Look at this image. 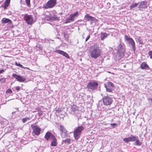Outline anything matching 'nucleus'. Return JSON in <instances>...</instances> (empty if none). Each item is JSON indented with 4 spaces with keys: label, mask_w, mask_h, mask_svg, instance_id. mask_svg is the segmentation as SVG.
Returning a JSON list of instances; mask_svg holds the SVG:
<instances>
[{
    "label": "nucleus",
    "mask_w": 152,
    "mask_h": 152,
    "mask_svg": "<svg viewBox=\"0 0 152 152\" xmlns=\"http://www.w3.org/2000/svg\"><path fill=\"white\" fill-rule=\"evenodd\" d=\"M102 52L99 45L98 43L94 44L92 45L89 50L91 57L94 59H96L99 57L101 55Z\"/></svg>",
    "instance_id": "nucleus-1"
},
{
    "label": "nucleus",
    "mask_w": 152,
    "mask_h": 152,
    "mask_svg": "<svg viewBox=\"0 0 152 152\" xmlns=\"http://www.w3.org/2000/svg\"><path fill=\"white\" fill-rule=\"evenodd\" d=\"M123 141L126 143H128L129 142L135 141L133 145L135 146H140L142 145V142L140 141L137 136H134L131 134L130 137L123 138Z\"/></svg>",
    "instance_id": "nucleus-2"
},
{
    "label": "nucleus",
    "mask_w": 152,
    "mask_h": 152,
    "mask_svg": "<svg viewBox=\"0 0 152 152\" xmlns=\"http://www.w3.org/2000/svg\"><path fill=\"white\" fill-rule=\"evenodd\" d=\"M71 114L74 115L78 121L80 119H82L80 114L81 112L79 110L78 107L76 105L73 104L70 107Z\"/></svg>",
    "instance_id": "nucleus-3"
},
{
    "label": "nucleus",
    "mask_w": 152,
    "mask_h": 152,
    "mask_svg": "<svg viewBox=\"0 0 152 152\" xmlns=\"http://www.w3.org/2000/svg\"><path fill=\"white\" fill-rule=\"evenodd\" d=\"M98 83L96 81L91 80L88 83L86 87L89 91H93L97 90Z\"/></svg>",
    "instance_id": "nucleus-4"
},
{
    "label": "nucleus",
    "mask_w": 152,
    "mask_h": 152,
    "mask_svg": "<svg viewBox=\"0 0 152 152\" xmlns=\"http://www.w3.org/2000/svg\"><path fill=\"white\" fill-rule=\"evenodd\" d=\"M126 52L124 45L120 43L118 47V50L117 51V56L120 57H123Z\"/></svg>",
    "instance_id": "nucleus-5"
},
{
    "label": "nucleus",
    "mask_w": 152,
    "mask_h": 152,
    "mask_svg": "<svg viewBox=\"0 0 152 152\" xmlns=\"http://www.w3.org/2000/svg\"><path fill=\"white\" fill-rule=\"evenodd\" d=\"M124 39L125 41L127 42L129 47H132L134 53L136 50V46L135 42L133 39L127 35H125L124 37Z\"/></svg>",
    "instance_id": "nucleus-6"
},
{
    "label": "nucleus",
    "mask_w": 152,
    "mask_h": 152,
    "mask_svg": "<svg viewBox=\"0 0 152 152\" xmlns=\"http://www.w3.org/2000/svg\"><path fill=\"white\" fill-rule=\"evenodd\" d=\"M84 129V128L83 126H78L73 131V134L75 139L77 140L80 138L82 131Z\"/></svg>",
    "instance_id": "nucleus-7"
},
{
    "label": "nucleus",
    "mask_w": 152,
    "mask_h": 152,
    "mask_svg": "<svg viewBox=\"0 0 152 152\" xmlns=\"http://www.w3.org/2000/svg\"><path fill=\"white\" fill-rule=\"evenodd\" d=\"M84 21L86 22L90 21L91 25H95L97 22L98 20L95 17L91 16L88 14H87L85 16Z\"/></svg>",
    "instance_id": "nucleus-8"
},
{
    "label": "nucleus",
    "mask_w": 152,
    "mask_h": 152,
    "mask_svg": "<svg viewBox=\"0 0 152 152\" xmlns=\"http://www.w3.org/2000/svg\"><path fill=\"white\" fill-rule=\"evenodd\" d=\"M79 15V14L78 11H76L74 13L70 14L66 19L65 23H67L73 22L75 20V18L78 17Z\"/></svg>",
    "instance_id": "nucleus-9"
},
{
    "label": "nucleus",
    "mask_w": 152,
    "mask_h": 152,
    "mask_svg": "<svg viewBox=\"0 0 152 152\" xmlns=\"http://www.w3.org/2000/svg\"><path fill=\"white\" fill-rule=\"evenodd\" d=\"M102 101L104 105L107 106L110 105L113 102L112 98L108 96L103 97Z\"/></svg>",
    "instance_id": "nucleus-10"
},
{
    "label": "nucleus",
    "mask_w": 152,
    "mask_h": 152,
    "mask_svg": "<svg viewBox=\"0 0 152 152\" xmlns=\"http://www.w3.org/2000/svg\"><path fill=\"white\" fill-rule=\"evenodd\" d=\"M104 86L106 91L109 92H112L115 88L114 84L111 82L108 81L106 84H104Z\"/></svg>",
    "instance_id": "nucleus-11"
},
{
    "label": "nucleus",
    "mask_w": 152,
    "mask_h": 152,
    "mask_svg": "<svg viewBox=\"0 0 152 152\" xmlns=\"http://www.w3.org/2000/svg\"><path fill=\"white\" fill-rule=\"evenodd\" d=\"M59 129L60 131L61 136L62 138H64L68 136L67 133V131L64 126L61 125Z\"/></svg>",
    "instance_id": "nucleus-12"
},
{
    "label": "nucleus",
    "mask_w": 152,
    "mask_h": 152,
    "mask_svg": "<svg viewBox=\"0 0 152 152\" xmlns=\"http://www.w3.org/2000/svg\"><path fill=\"white\" fill-rule=\"evenodd\" d=\"M24 18L28 24L31 25L34 22L32 15L26 14L24 16Z\"/></svg>",
    "instance_id": "nucleus-13"
},
{
    "label": "nucleus",
    "mask_w": 152,
    "mask_h": 152,
    "mask_svg": "<svg viewBox=\"0 0 152 152\" xmlns=\"http://www.w3.org/2000/svg\"><path fill=\"white\" fill-rule=\"evenodd\" d=\"M57 0H49L46 4V6H44L45 9L52 8L54 7L57 3Z\"/></svg>",
    "instance_id": "nucleus-14"
},
{
    "label": "nucleus",
    "mask_w": 152,
    "mask_h": 152,
    "mask_svg": "<svg viewBox=\"0 0 152 152\" xmlns=\"http://www.w3.org/2000/svg\"><path fill=\"white\" fill-rule=\"evenodd\" d=\"M12 76L18 81L20 82H23L26 80V78L25 76H22L15 73H13L12 74Z\"/></svg>",
    "instance_id": "nucleus-15"
},
{
    "label": "nucleus",
    "mask_w": 152,
    "mask_h": 152,
    "mask_svg": "<svg viewBox=\"0 0 152 152\" xmlns=\"http://www.w3.org/2000/svg\"><path fill=\"white\" fill-rule=\"evenodd\" d=\"M33 130V133L37 135H38L40 134L41 129L37 125H34L32 127Z\"/></svg>",
    "instance_id": "nucleus-16"
},
{
    "label": "nucleus",
    "mask_w": 152,
    "mask_h": 152,
    "mask_svg": "<svg viewBox=\"0 0 152 152\" xmlns=\"http://www.w3.org/2000/svg\"><path fill=\"white\" fill-rule=\"evenodd\" d=\"M55 136L51 132H47L45 134L44 138L47 141H49Z\"/></svg>",
    "instance_id": "nucleus-17"
},
{
    "label": "nucleus",
    "mask_w": 152,
    "mask_h": 152,
    "mask_svg": "<svg viewBox=\"0 0 152 152\" xmlns=\"http://www.w3.org/2000/svg\"><path fill=\"white\" fill-rule=\"evenodd\" d=\"M147 2L146 1H141L138 2V8L139 10H140L141 9H146L147 8Z\"/></svg>",
    "instance_id": "nucleus-18"
},
{
    "label": "nucleus",
    "mask_w": 152,
    "mask_h": 152,
    "mask_svg": "<svg viewBox=\"0 0 152 152\" xmlns=\"http://www.w3.org/2000/svg\"><path fill=\"white\" fill-rule=\"evenodd\" d=\"M54 52L62 55L63 56H64L67 59H70V56L68 54L63 50H56L54 51Z\"/></svg>",
    "instance_id": "nucleus-19"
},
{
    "label": "nucleus",
    "mask_w": 152,
    "mask_h": 152,
    "mask_svg": "<svg viewBox=\"0 0 152 152\" xmlns=\"http://www.w3.org/2000/svg\"><path fill=\"white\" fill-rule=\"evenodd\" d=\"M50 141H51L50 145L52 146L55 147L57 146L58 145L57 140L55 136L52 138Z\"/></svg>",
    "instance_id": "nucleus-20"
},
{
    "label": "nucleus",
    "mask_w": 152,
    "mask_h": 152,
    "mask_svg": "<svg viewBox=\"0 0 152 152\" xmlns=\"http://www.w3.org/2000/svg\"><path fill=\"white\" fill-rule=\"evenodd\" d=\"M55 12H53V14L50 15L49 19L52 20L59 21L60 20L59 17H58L56 15H55Z\"/></svg>",
    "instance_id": "nucleus-21"
},
{
    "label": "nucleus",
    "mask_w": 152,
    "mask_h": 152,
    "mask_svg": "<svg viewBox=\"0 0 152 152\" xmlns=\"http://www.w3.org/2000/svg\"><path fill=\"white\" fill-rule=\"evenodd\" d=\"M140 68L142 69H150V67L147 64L146 62H142L140 65Z\"/></svg>",
    "instance_id": "nucleus-22"
},
{
    "label": "nucleus",
    "mask_w": 152,
    "mask_h": 152,
    "mask_svg": "<svg viewBox=\"0 0 152 152\" xmlns=\"http://www.w3.org/2000/svg\"><path fill=\"white\" fill-rule=\"evenodd\" d=\"M1 21L2 24L8 23V24L10 25H11L12 24V21L9 18H4L2 19Z\"/></svg>",
    "instance_id": "nucleus-23"
},
{
    "label": "nucleus",
    "mask_w": 152,
    "mask_h": 152,
    "mask_svg": "<svg viewBox=\"0 0 152 152\" xmlns=\"http://www.w3.org/2000/svg\"><path fill=\"white\" fill-rule=\"evenodd\" d=\"M35 49H36L37 50H38V51L41 50L42 51L41 53H41V54H42V53L45 54L46 53V52L45 51H43V52L42 51V50H43V48H42V46L40 45H39V44H37L35 46Z\"/></svg>",
    "instance_id": "nucleus-24"
},
{
    "label": "nucleus",
    "mask_w": 152,
    "mask_h": 152,
    "mask_svg": "<svg viewBox=\"0 0 152 152\" xmlns=\"http://www.w3.org/2000/svg\"><path fill=\"white\" fill-rule=\"evenodd\" d=\"M109 35V34H107L106 32H101L100 36L101 40H104Z\"/></svg>",
    "instance_id": "nucleus-25"
},
{
    "label": "nucleus",
    "mask_w": 152,
    "mask_h": 152,
    "mask_svg": "<svg viewBox=\"0 0 152 152\" xmlns=\"http://www.w3.org/2000/svg\"><path fill=\"white\" fill-rule=\"evenodd\" d=\"M10 0H6L4 3V10H6L7 9V7L10 5Z\"/></svg>",
    "instance_id": "nucleus-26"
},
{
    "label": "nucleus",
    "mask_w": 152,
    "mask_h": 152,
    "mask_svg": "<svg viewBox=\"0 0 152 152\" xmlns=\"http://www.w3.org/2000/svg\"><path fill=\"white\" fill-rule=\"evenodd\" d=\"M62 34L63 35L64 39L66 41H68V35L67 32H62Z\"/></svg>",
    "instance_id": "nucleus-27"
},
{
    "label": "nucleus",
    "mask_w": 152,
    "mask_h": 152,
    "mask_svg": "<svg viewBox=\"0 0 152 152\" xmlns=\"http://www.w3.org/2000/svg\"><path fill=\"white\" fill-rule=\"evenodd\" d=\"M71 140L69 138H68L65 140H63L62 141V143L64 142L65 144H69L70 143Z\"/></svg>",
    "instance_id": "nucleus-28"
},
{
    "label": "nucleus",
    "mask_w": 152,
    "mask_h": 152,
    "mask_svg": "<svg viewBox=\"0 0 152 152\" xmlns=\"http://www.w3.org/2000/svg\"><path fill=\"white\" fill-rule=\"evenodd\" d=\"M138 4V3H134L132 4L130 6V9H132L133 8L136 7Z\"/></svg>",
    "instance_id": "nucleus-29"
},
{
    "label": "nucleus",
    "mask_w": 152,
    "mask_h": 152,
    "mask_svg": "<svg viewBox=\"0 0 152 152\" xmlns=\"http://www.w3.org/2000/svg\"><path fill=\"white\" fill-rule=\"evenodd\" d=\"M15 65L17 66H18L19 67H20L21 68H24V69H28V68L27 67H24L20 63H18V62H15Z\"/></svg>",
    "instance_id": "nucleus-30"
},
{
    "label": "nucleus",
    "mask_w": 152,
    "mask_h": 152,
    "mask_svg": "<svg viewBox=\"0 0 152 152\" xmlns=\"http://www.w3.org/2000/svg\"><path fill=\"white\" fill-rule=\"evenodd\" d=\"M18 113L16 111L12 112V118H15L16 117V115L18 114Z\"/></svg>",
    "instance_id": "nucleus-31"
},
{
    "label": "nucleus",
    "mask_w": 152,
    "mask_h": 152,
    "mask_svg": "<svg viewBox=\"0 0 152 152\" xmlns=\"http://www.w3.org/2000/svg\"><path fill=\"white\" fill-rule=\"evenodd\" d=\"M30 118L29 117H26L22 119V121L23 123H25L28 120H29Z\"/></svg>",
    "instance_id": "nucleus-32"
},
{
    "label": "nucleus",
    "mask_w": 152,
    "mask_h": 152,
    "mask_svg": "<svg viewBox=\"0 0 152 152\" xmlns=\"http://www.w3.org/2000/svg\"><path fill=\"white\" fill-rule=\"evenodd\" d=\"M6 78L2 77L0 78V82L1 83H4L6 82Z\"/></svg>",
    "instance_id": "nucleus-33"
},
{
    "label": "nucleus",
    "mask_w": 152,
    "mask_h": 152,
    "mask_svg": "<svg viewBox=\"0 0 152 152\" xmlns=\"http://www.w3.org/2000/svg\"><path fill=\"white\" fill-rule=\"evenodd\" d=\"M141 37H138V38L137 39V41L140 44L143 45L144 44V43H143V40L141 39Z\"/></svg>",
    "instance_id": "nucleus-34"
},
{
    "label": "nucleus",
    "mask_w": 152,
    "mask_h": 152,
    "mask_svg": "<svg viewBox=\"0 0 152 152\" xmlns=\"http://www.w3.org/2000/svg\"><path fill=\"white\" fill-rule=\"evenodd\" d=\"M26 4L27 6L30 7H31L30 0H25Z\"/></svg>",
    "instance_id": "nucleus-35"
},
{
    "label": "nucleus",
    "mask_w": 152,
    "mask_h": 152,
    "mask_svg": "<svg viewBox=\"0 0 152 152\" xmlns=\"http://www.w3.org/2000/svg\"><path fill=\"white\" fill-rule=\"evenodd\" d=\"M12 91L11 89L10 88H9L6 91V93H12Z\"/></svg>",
    "instance_id": "nucleus-36"
},
{
    "label": "nucleus",
    "mask_w": 152,
    "mask_h": 152,
    "mask_svg": "<svg viewBox=\"0 0 152 152\" xmlns=\"http://www.w3.org/2000/svg\"><path fill=\"white\" fill-rule=\"evenodd\" d=\"M148 55L150 56V58L152 59V51H149L148 53Z\"/></svg>",
    "instance_id": "nucleus-37"
},
{
    "label": "nucleus",
    "mask_w": 152,
    "mask_h": 152,
    "mask_svg": "<svg viewBox=\"0 0 152 152\" xmlns=\"http://www.w3.org/2000/svg\"><path fill=\"white\" fill-rule=\"evenodd\" d=\"M42 110L38 112L37 113V115H38V116L39 117H40L42 115Z\"/></svg>",
    "instance_id": "nucleus-38"
},
{
    "label": "nucleus",
    "mask_w": 152,
    "mask_h": 152,
    "mask_svg": "<svg viewBox=\"0 0 152 152\" xmlns=\"http://www.w3.org/2000/svg\"><path fill=\"white\" fill-rule=\"evenodd\" d=\"M110 125L111 126H113V128H115L117 125V124L116 123H111Z\"/></svg>",
    "instance_id": "nucleus-39"
},
{
    "label": "nucleus",
    "mask_w": 152,
    "mask_h": 152,
    "mask_svg": "<svg viewBox=\"0 0 152 152\" xmlns=\"http://www.w3.org/2000/svg\"><path fill=\"white\" fill-rule=\"evenodd\" d=\"M90 36L89 34L87 37L86 38L85 41L86 42H87L90 38Z\"/></svg>",
    "instance_id": "nucleus-40"
},
{
    "label": "nucleus",
    "mask_w": 152,
    "mask_h": 152,
    "mask_svg": "<svg viewBox=\"0 0 152 152\" xmlns=\"http://www.w3.org/2000/svg\"><path fill=\"white\" fill-rule=\"evenodd\" d=\"M148 100L149 102V103L150 104H152V103H151V102H150V101L152 102V98H148Z\"/></svg>",
    "instance_id": "nucleus-41"
},
{
    "label": "nucleus",
    "mask_w": 152,
    "mask_h": 152,
    "mask_svg": "<svg viewBox=\"0 0 152 152\" xmlns=\"http://www.w3.org/2000/svg\"><path fill=\"white\" fill-rule=\"evenodd\" d=\"M5 69H4L0 70V74L4 72L5 71Z\"/></svg>",
    "instance_id": "nucleus-42"
},
{
    "label": "nucleus",
    "mask_w": 152,
    "mask_h": 152,
    "mask_svg": "<svg viewBox=\"0 0 152 152\" xmlns=\"http://www.w3.org/2000/svg\"><path fill=\"white\" fill-rule=\"evenodd\" d=\"M15 89L17 91H19V90H20V87L19 86H16L15 87Z\"/></svg>",
    "instance_id": "nucleus-43"
},
{
    "label": "nucleus",
    "mask_w": 152,
    "mask_h": 152,
    "mask_svg": "<svg viewBox=\"0 0 152 152\" xmlns=\"http://www.w3.org/2000/svg\"><path fill=\"white\" fill-rule=\"evenodd\" d=\"M35 110L38 112H39L41 111V109L39 107H37L35 109Z\"/></svg>",
    "instance_id": "nucleus-44"
},
{
    "label": "nucleus",
    "mask_w": 152,
    "mask_h": 152,
    "mask_svg": "<svg viewBox=\"0 0 152 152\" xmlns=\"http://www.w3.org/2000/svg\"><path fill=\"white\" fill-rule=\"evenodd\" d=\"M53 28L54 29V30H56L57 31V32H58V29L56 27H54Z\"/></svg>",
    "instance_id": "nucleus-45"
},
{
    "label": "nucleus",
    "mask_w": 152,
    "mask_h": 152,
    "mask_svg": "<svg viewBox=\"0 0 152 152\" xmlns=\"http://www.w3.org/2000/svg\"><path fill=\"white\" fill-rule=\"evenodd\" d=\"M56 112L58 113H59L61 112V110L60 109H58L56 110Z\"/></svg>",
    "instance_id": "nucleus-46"
},
{
    "label": "nucleus",
    "mask_w": 152,
    "mask_h": 152,
    "mask_svg": "<svg viewBox=\"0 0 152 152\" xmlns=\"http://www.w3.org/2000/svg\"><path fill=\"white\" fill-rule=\"evenodd\" d=\"M4 4H3L1 5V6L0 7H3L4 8Z\"/></svg>",
    "instance_id": "nucleus-47"
},
{
    "label": "nucleus",
    "mask_w": 152,
    "mask_h": 152,
    "mask_svg": "<svg viewBox=\"0 0 152 152\" xmlns=\"http://www.w3.org/2000/svg\"><path fill=\"white\" fill-rule=\"evenodd\" d=\"M15 109L16 110V111H18V112L19 111L18 108H15Z\"/></svg>",
    "instance_id": "nucleus-48"
},
{
    "label": "nucleus",
    "mask_w": 152,
    "mask_h": 152,
    "mask_svg": "<svg viewBox=\"0 0 152 152\" xmlns=\"http://www.w3.org/2000/svg\"><path fill=\"white\" fill-rule=\"evenodd\" d=\"M9 13L10 15H11L12 14V13H11V12H9Z\"/></svg>",
    "instance_id": "nucleus-49"
},
{
    "label": "nucleus",
    "mask_w": 152,
    "mask_h": 152,
    "mask_svg": "<svg viewBox=\"0 0 152 152\" xmlns=\"http://www.w3.org/2000/svg\"><path fill=\"white\" fill-rule=\"evenodd\" d=\"M59 14H60L61 15H62L63 14V13L62 12H61Z\"/></svg>",
    "instance_id": "nucleus-50"
},
{
    "label": "nucleus",
    "mask_w": 152,
    "mask_h": 152,
    "mask_svg": "<svg viewBox=\"0 0 152 152\" xmlns=\"http://www.w3.org/2000/svg\"><path fill=\"white\" fill-rule=\"evenodd\" d=\"M22 2V0H20V3L21 4V2Z\"/></svg>",
    "instance_id": "nucleus-51"
},
{
    "label": "nucleus",
    "mask_w": 152,
    "mask_h": 152,
    "mask_svg": "<svg viewBox=\"0 0 152 152\" xmlns=\"http://www.w3.org/2000/svg\"><path fill=\"white\" fill-rule=\"evenodd\" d=\"M75 1H77V0H74Z\"/></svg>",
    "instance_id": "nucleus-52"
}]
</instances>
